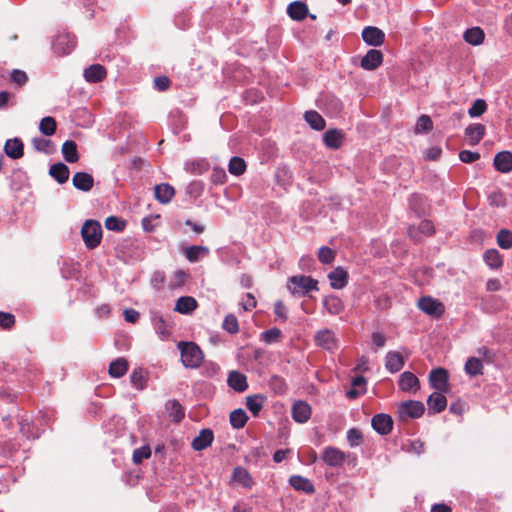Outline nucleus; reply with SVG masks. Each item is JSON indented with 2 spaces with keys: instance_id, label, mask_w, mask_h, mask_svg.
I'll use <instances>...</instances> for the list:
<instances>
[{
  "instance_id": "nucleus-1",
  "label": "nucleus",
  "mask_w": 512,
  "mask_h": 512,
  "mask_svg": "<svg viewBox=\"0 0 512 512\" xmlns=\"http://www.w3.org/2000/svg\"><path fill=\"white\" fill-rule=\"evenodd\" d=\"M181 361L186 368H197L201 365L204 355L202 350L193 342H180Z\"/></svg>"
},
{
  "instance_id": "nucleus-2",
  "label": "nucleus",
  "mask_w": 512,
  "mask_h": 512,
  "mask_svg": "<svg viewBox=\"0 0 512 512\" xmlns=\"http://www.w3.org/2000/svg\"><path fill=\"white\" fill-rule=\"evenodd\" d=\"M81 235L87 249L98 247L102 240L101 224L93 219L86 220L81 228Z\"/></svg>"
},
{
  "instance_id": "nucleus-3",
  "label": "nucleus",
  "mask_w": 512,
  "mask_h": 512,
  "mask_svg": "<svg viewBox=\"0 0 512 512\" xmlns=\"http://www.w3.org/2000/svg\"><path fill=\"white\" fill-rule=\"evenodd\" d=\"M288 290L297 296H304L312 290H318V281L310 276L296 275L288 279Z\"/></svg>"
},
{
  "instance_id": "nucleus-4",
  "label": "nucleus",
  "mask_w": 512,
  "mask_h": 512,
  "mask_svg": "<svg viewBox=\"0 0 512 512\" xmlns=\"http://www.w3.org/2000/svg\"><path fill=\"white\" fill-rule=\"evenodd\" d=\"M425 406L422 402L416 400H408L399 404L398 416L401 421L419 418L424 414Z\"/></svg>"
},
{
  "instance_id": "nucleus-5",
  "label": "nucleus",
  "mask_w": 512,
  "mask_h": 512,
  "mask_svg": "<svg viewBox=\"0 0 512 512\" xmlns=\"http://www.w3.org/2000/svg\"><path fill=\"white\" fill-rule=\"evenodd\" d=\"M429 383L438 392H449V373L446 369L438 367L429 373Z\"/></svg>"
},
{
  "instance_id": "nucleus-6",
  "label": "nucleus",
  "mask_w": 512,
  "mask_h": 512,
  "mask_svg": "<svg viewBox=\"0 0 512 512\" xmlns=\"http://www.w3.org/2000/svg\"><path fill=\"white\" fill-rule=\"evenodd\" d=\"M321 459L330 467H340L346 460V454L336 447L327 446L324 448Z\"/></svg>"
},
{
  "instance_id": "nucleus-7",
  "label": "nucleus",
  "mask_w": 512,
  "mask_h": 512,
  "mask_svg": "<svg viewBox=\"0 0 512 512\" xmlns=\"http://www.w3.org/2000/svg\"><path fill=\"white\" fill-rule=\"evenodd\" d=\"M312 414L311 406L303 400H297L292 405L291 416L297 423H306Z\"/></svg>"
},
{
  "instance_id": "nucleus-8",
  "label": "nucleus",
  "mask_w": 512,
  "mask_h": 512,
  "mask_svg": "<svg viewBox=\"0 0 512 512\" xmlns=\"http://www.w3.org/2000/svg\"><path fill=\"white\" fill-rule=\"evenodd\" d=\"M315 343L323 349L332 351L338 348V340L334 332L330 329H323L316 333Z\"/></svg>"
},
{
  "instance_id": "nucleus-9",
  "label": "nucleus",
  "mask_w": 512,
  "mask_h": 512,
  "mask_svg": "<svg viewBox=\"0 0 512 512\" xmlns=\"http://www.w3.org/2000/svg\"><path fill=\"white\" fill-rule=\"evenodd\" d=\"M418 307L426 314L432 316L439 317L444 313L443 304L430 296L421 297L418 301Z\"/></svg>"
},
{
  "instance_id": "nucleus-10",
  "label": "nucleus",
  "mask_w": 512,
  "mask_h": 512,
  "mask_svg": "<svg viewBox=\"0 0 512 512\" xmlns=\"http://www.w3.org/2000/svg\"><path fill=\"white\" fill-rule=\"evenodd\" d=\"M435 233V227L430 220H423L416 226H410L408 228V235L414 242H420L421 236H432Z\"/></svg>"
},
{
  "instance_id": "nucleus-11",
  "label": "nucleus",
  "mask_w": 512,
  "mask_h": 512,
  "mask_svg": "<svg viewBox=\"0 0 512 512\" xmlns=\"http://www.w3.org/2000/svg\"><path fill=\"white\" fill-rule=\"evenodd\" d=\"M373 429L381 434L387 435L392 431L393 428V419L388 414H376L373 416L371 421Z\"/></svg>"
},
{
  "instance_id": "nucleus-12",
  "label": "nucleus",
  "mask_w": 512,
  "mask_h": 512,
  "mask_svg": "<svg viewBox=\"0 0 512 512\" xmlns=\"http://www.w3.org/2000/svg\"><path fill=\"white\" fill-rule=\"evenodd\" d=\"M362 38L365 43L372 46H380L384 43V32L374 26H368L362 31Z\"/></svg>"
},
{
  "instance_id": "nucleus-13",
  "label": "nucleus",
  "mask_w": 512,
  "mask_h": 512,
  "mask_svg": "<svg viewBox=\"0 0 512 512\" xmlns=\"http://www.w3.org/2000/svg\"><path fill=\"white\" fill-rule=\"evenodd\" d=\"M383 62V54L380 50L371 49L361 60V67L365 70H375Z\"/></svg>"
},
{
  "instance_id": "nucleus-14",
  "label": "nucleus",
  "mask_w": 512,
  "mask_h": 512,
  "mask_svg": "<svg viewBox=\"0 0 512 512\" xmlns=\"http://www.w3.org/2000/svg\"><path fill=\"white\" fill-rule=\"evenodd\" d=\"M445 392L435 391L427 399L428 410L430 414H436L444 411L447 407Z\"/></svg>"
},
{
  "instance_id": "nucleus-15",
  "label": "nucleus",
  "mask_w": 512,
  "mask_h": 512,
  "mask_svg": "<svg viewBox=\"0 0 512 512\" xmlns=\"http://www.w3.org/2000/svg\"><path fill=\"white\" fill-rule=\"evenodd\" d=\"M348 272L343 267H336L328 274L330 285L333 289H342L348 283Z\"/></svg>"
},
{
  "instance_id": "nucleus-16",
  "label": "nucleus",
  "mask_w": 512,
  "mask_h": 512,
  "mask_svg": "<svg viewBox=\"0 0 512 512\" xmlns=\"http://www.w3.org/2000/svg\"><path fill=\"white\" fill-rule=\"evenodd\" d=\"M495 169L501 173H509L512 171V153L510 151H502L495 155L493 160Z\"/></svg>"
},
{
  "instance_id": "nucleus-17",
  "label": "nucleus",
  "mask_w": 512,
  "mask_h": 512,
  "mask_svg": "<svg viewBox=\"0 0 512 512\" xmlns=\"http://www.w3.org/2000/svg\"><path fill=\"white\" fill-rule=\"evenodd\" d=\"M399 388L406 392H416L420 389V381L416 375L409 371H405L400 375Z\"/></svg>"
},
{
  "instance_id": "nucleus-18",
  "label": "nucleus",
  "mask_w": 512,
  "mask_h": 512,
  "mask_svg": "<svg viewBox=\"0 0 512 512\" xmlns=\"http://www.w3.org/2000/svg\"><path fill=\"white\" fill-rule=\"evenodd\" d=\"M107 76V71L100 64H92L84 70V78L89 83H98L103 81Z\"/></svg>"
},
{
  "instance_id": "nucleus-19",
  "label": "nucleus",
  "mask_w": 512,
  "mask_h": 512,
  "mask_svg": "<svg viewBox=\"0 0 512 512\" xmlns=\"http://www.w3.org/2000/svg\"><path fill=\"white\" fill-rule=\"evenodd\" d=\"M73 186L81 191L88 192L94 186L93 176L86 172H76L72 178Z\"/></svg>"
},
{
  "instance_id": "nucleus-20",
  "label": "nucleus",
  "mask_w": 512,
  "mask_h": 512,
  "mask_svg": "<svg viewBox=\"0 0 512 512\" xmlns=\"http://www.w3.org/2000/svg\"><path fill=\"white\" fill-rule=\"evenodd\" d=\"M214 440V434L211 429H202L198 436L192 441V448L195 451H201L209 447Z\"/></svg>"
},
{
  "instance_id": "nucleus-21",
  "label": "nucleus",
  "mask_w": 512,
  "mask_h": 512,
  "mask_svg": "<svg viewBox=\"0 0 512 512\" xmlns=\"http://www.w3.org/2000/svg\"><path fill=\"white\" fill-rule=\"evenodd\" d=\"M289 484L296 491L303 492V493H306L309 495L315 493V487H314L313 483L309 479H307L303 476L292 475L289 478Z\"/></svg>"
},
{
  "instance_id": "nucleus-22",
  "label": "nucleus",
  "mask_w": 512,
  "mask_h": 512,
  "mask_svg": "<svg viewBox=\"0 0 512 512\" xmlns=\"http://www.w3.org/2000/svg\"><path fill=\"white\" fill-rule=\"evenodd\" d=\"M154 195L161 204H168L175 196V189L168 183L155 185Z\"/></svg>"
},
{
  "instance_id": "nucleus-23",
  "label": "nucleus",
  "mask_w": 512,
  "mask_h": 512,
  "mask_svg": "<svg viewBox=\"0 0 512 512\" xmlns=\"http://www.w3.org/2000/svg\"><path fill=\"white\" fill-rule=\"evenodd\" d=\"M227 383L236 392H244L248 388L247 377L239 371H231L228 374Z\"/></svg>"
},
{
  "instance_id": "nucleus-24",
  "label": "nucleus",
  "mask_w": 512,
  "mask_h": 512,
  "mask_svg": "<svg viewBox=\"0 0 512 512\" xmlns=\"http://www.w3.org/2000/svg\"><path fill=\"white\" fill-rule=\"evenodd\" d=\"M405 364L404 357L397 351H389L385 358V367L391 373L400 371Z\"/></svg>"
},
{
  "instance_id": "nucleus-25",
  "label": "nucleus",
  "mask_w": 512,
  "mask_h": 512,
  "mask_svg": "<svg viewBox=\"0 0 512 512\" xmlns=\"http://www.w3.org/2000/svg\"><path fill=\"white\" fill-rule=\"evenodd\" d=\"M287 14L295 21H302L308 16V6L302 1H294L288 5Z\"/></svg>"
},
{
  "instance_id": "nucleus-26",
  "label": "nucleus",
  "mask_w": 512,
  "mask_h": 512,
  "mask_svg": "<svg viewBox=\"0 0 512 512\" xmlns=\"http://www.w3.org/2000/svg\"><path fill=\"white\" fill-rule=\"evenodd\" d=\"M486 128L483 124H470L465 129V135L469 138V144L477 145L485 136Z\"/></svg>"
},
{
  "instance_id": "nucleus-27",
  "label": "nucleus",
  "mask_w": 512,
  "mask_h": 512,
  "mask_svg": "<svg viewBox=\"0 0 512 512\" xmlns=\"http://www.w3.org/2000/svg\"><path fill=\"white\" fill-rule=\"evenodd\" d=\"M344 134L338 129H329L323 135L325 145L331 149H339L342 146Z\"/></svg>"
},
{
  "instance_id": "nucleus-28",
  "label": "nucleus",
  "mask_w": 512,
  "mask_h": 512,
  "mask_svg": "<svg viewBox=\"0 0 512 512\" xmlns=\"http://www.w3.org/2000/svg\"><path fill=\"white\" fill-rule=\"evenodd\" d=\"M165 409L171 420L175 423L181 422L185 417V410L176 399L168 400L165 404Z\"/></svg>"
},
{
  "instance_id": "nucleus-29",
  "label": "nucleus",
  "mask_w": 512,
  "mask_h": 512,
  "mask_svg": "<svg viewBox=\"0 0 512 512\" xmlns=\"http://www.w3.org/2000/svg\"><path fill=\"white\" fill-rule=\"evenodd\" d=\"M4 151L12 159H19L24 154V145L19 138L9 139L4 145Z\"/></svg>"
},
{
  "instance_id": "nucleus-30",
  "label": "nucleus",
  "mask_w": 512,
  "mask_h": 512,
  "mask_svg": "<svg viewBox=\"0 0 512 512\" xmlns=\"http://www.w3.org/2000/svg\"><path fill=\"white\" fill-rule=\"evenodd\" d=\"M183 252L189 262L195 263L207 256L210 250L206 246L194 245L184 248Z\"/></svg>"
},
{
  "instance_id": "nucleus-31",
  "label": "nucleus",
  "mask_w": 512,
  "mask_h": 512,
  "mask_svg": "<svg viewBox=\"0 0 512 512\" xmlns=\"http://www.w3.org/2000/svg\"><path fill=\"white\" fill-rule=\"evenodd\" d=\"M198 306L195 298L191 296H182L178 298L174 310L181 314H189Z\"/></svg>"
},
{
  "instance_id": "nucleus-32",
  "label": "nucleus",
  "mask_w": 512,
  "mask_h": 512,
  "mask_svg": "<svg viewBox=\"0 0 512 512\" xmlns=\"http://www.w3.org/2000/svg\"><path fill=\"white\" fill-rule=\"evenodd\" d=\"M49 174L60 184H63L68 181L70 171L67 165L64 163H56L51 165L49 169Z\"/></svg>"
},
{
  "instance_id": "nucleus-33",
  "label": "nucleus",
  "mask_w": 512,
  "mask_h": 512,
  "mask_svg": "<svg viewBox=\"0 0 512 512\" xmlns=\"http://www.w3.org/2000/svg\"><path fill=\"white\" fill-rule=\"evenodd\" d=\"M128 368V361L125 358L120 357L110 363L109 375L113 378H120L127 373Z\"/></svg>"
},
{
  "instance_id": "nucleus-34",
  "label": "nucleus",
  "mask_w": 512,
  "mask_h": 512,
  "mask_svg": "<svg viewBox=\"0 0 512 512\" xmlns=\"http://www.w3.org/2000/svg\"><path fill=\"white\" fill-rule=\"evenodd\" d=\"M266 397L262 394H255L246 397V407L254 415L258 416L262 410Z\"/></svg>"
},
{
  "instance_id": "nucleus-35",
  "label": "nucleus",
  "mask_w": 512,
  "mask_h": 512,
  "mask_svg": "<svg viewBox=\"0 0 512 512\" xmlns=\"http://www.w3.org/2000/svg\"><path fill=\"white\" fill-rule=\"evenodd\" d=\"M463 38L467 43L477 46L483 43L485 33L480 27H472L464 32Z\"/></svg>"
},
{
  "instance_id": "nucleus-36",
  "label": "nucleus",
  "mask_w": 512,
  "mask_h": 512,
  "mask_svg": "<svg viewBox=\"0 0 512 512\" xmlns=\"http://www.w3.org/2000/svg\"><path fill=\"white\" fill-rule=\"evenodd\" d=\"M62 154L68 163H75L79 160L77 144L73 140H67L62 145Z\"/></svg>"
},
{
  "instance_id": "nucleus-37",
  "label": "nucleus",
  "mask_w": 512,
  "mask_h": 512,
  "mask_svg": "<svg viewBox=\"0 0 512 512\" xmlns=\"http://www.w3.org/2000/svg\"><path fill=\"white\" fill-rule=\"evenodd\" d=\"M304 118L310 127L314 130L321 131L325 128L326 122L317 111L311 110L305 112Z\"/></svg>"
},
{
  "instance_id": "nucleus-38",
  "label": "nucleus",
  "mask_w": 512,
  "mask_h": 512,
  "mask_svg": "<svg viewBox=\"0 0 512 512\" xmlns=\"http://www.w3.org/2000/svg\"><path fill=\"white\" fill-rule=\"evenodd\" d=\"M483 259L491 269H499L503 264L502 256L496 249L485 251Z\"/></svg>"
},
{
  "instance_id": "nucleus-39",
  "label": "nucleus",
  "mask_w": 512,
  "mask_h": 512,
  "mask_svg": "<svg viewBox=\"0 0 512 512\" xmlns=\"http://www.w3.org/2000/svg\"><path fill=\"white\" fill-rule=\"evenodd\" d=\"M248 421L246 412L239 408L235 409L230 413V424L235 429L243 428Z\"/></svg>"
},
{
  "instance_id": "nucleus-40",
  "label": "nucleus",
  "mask_w": 512,
  "mask_h": 512,
  "mask_svg": "<svg viewBox=\"0 0 512 512\" xmlns=\"http://www.w3.org/2000/svg\"><path fill=\"white\" fill-rule=\"evenodd\" d=\"M233 479L246 488H250L253 484L249 472L243 467H236L233 471Z\"/></svg>"
},
{
  "instance_id": "nucleus-41",
  "label": "nucleus",
  "mask_w": 512,
  "mask_h": 512,
  "mask_svg": "<svg viewBox=\"0 0 512 512\" xmlns=\"http://www.w3.org/2000/svg\"><path fill=\"white\" fill-rule=\"evenodd\" d=\"M228 171L232 175L240 176L246 171V162L243 158L234 156L229 161Z\"/></svg>"
},
{
  "instance_id": "nucleus-42",
  "label": "nucleus",
  "mask_w": 512,
  "mask_h": 512,
  "mask_svg": "<svg viewBox=\"0 0 512 512\" xmlns=\"http://www.w3.org/2000/svg\"><path fill=\"white\" fill-rule=\"evenodd\" d=\"M57 123L56 120L51 116H46L41 119L39 124V130L45 136H51L56 132Z\"/></svg>"
},
{
  "instance_id": "nucleus-43",
  "label": "nucleus",
  "mask_w": 512,
  "mask_h": 512,
  "mask_svg": "<svg viewBox=\"0 0 512 512\" xmlns=\"http://www.w3.org/2000/svg\"><path fill=\"white\" fill-rule=\"evenodd\" d=\"M465 371L470 376L483 374V364L480 359L471 357L466 361Z\"/></svg>"
},
{
  "instance_id": "nucleus-44",
  "label": "nucleus",
  "mask_w": 512,
  "mask_h": 512,
  "mask_svg": "<svg viewBox=\"0 0 512 512\" xmlns=\"http://www.w3.org/2000/svg\"><path fill=\"white\" fill-rule=\"evenodd\" d=\"M324 306L326 310L332 315L339 314L344 309L343 302L340 300V298L335 296L326 298L324 300Z\"/></svg>"
},
{
  "instance_id": "nucleus-45",
  "label": "nucleus",
  "mask_w": 512,
  "mask_h": 512,
  "mask_svg": "<svg viewBox=\"0 0 512 512\" xmlns=\"http://www.w3.org/2000/svg\"><path fill=\"white\" fill-rule=\"evenodd\" d=\"M54 48L57 52H61L62 54H68L74 48V43H70L68 36L60 35L56 38Z\"/></svg>"
},
{
  "instance_id": "nucleus-46",
  "label": "nucleus",
  "mask_w": 512,
  "mask_h": 512,
  "mask_svg": "<svg viewBox=\"0 0 512 512\" xmlns=\"http://www.w3.org/2000/svg\"><path fill=\"white\" fill-rule=\"evenodd\" d=\"M132 385L137 390H143L146 385V378L141 368L134 369L130 375Z\"/></svg>"
},
{
  "instance_id": "nucleus-47",
  "label": "nucleus",
  "mask_w": 512,
  "mask_h": 512,
  "mask_svg": "<svg viewBox=\"0 0 512 512\" xmlns=\"http://www.w3.org/2000/svg\"><path fill=\"white\" fill-rule=\"evenodd\" d=\"M105 227L111 231H123L126 227L125 220L117 216H109L105 220Z\"/></svg>"
},
{
  "instance_id": "nucleus-48",
  "label": "nucleus",
  "mask_w": 512,
  "mask_h": 512,
  "mask_svg": "<svg viewBox=\"0 0 512 512\" xmlns=\"http://www.w3.org/2000/svg\"><path fill=\"white\" fill-rule=\"evenodd\" d=\"M497 244L502 249L512 248V232L507 229H502L497 234Z\"/></svg>"
},
{
  "instance_id": "nucleus-49",
  "label": "nucleus",
  "mask_w": 512,
  "mask_h": 512,
  "mask_svg": "<svg viewBox=\"0 0 512 512\" xmlns=\"http://www.w3.org/2000/svg\"><path fill=\"white\" fill-rule=\"evenodd\" d=\"M487 110V103L483 99H477L468 110V115L472 118L479 117Z\"/></svg>"
},
{
  "instance_id": "nucleus-50",
  "label": "nucleus",
  "mask_w": 512,
  "mask_h": 512,
  "mask_svg": "<svg viewBox=\"0 0 512 512\" xmlns=\"http://www.w3.org/2000/svg\"><path fill=\"white\" fill-rule=\"evenodd\" d=\"M433 129V122L428 115H421L416 123L415 132H430Z\"/></svg>"
},
{
  "instance_id": "nucleus-51",
  "label": "nucleus",
  "mask_w": 512,
  "mask_h": 512,
  "mask_svg": "<svg viewBox=\"0 0 512 512\" xmlns=\"http://www.w3.org/2000/svg\"><path fill=\"white\" fill-rule=\"evenodd\" d=\"M336 253L327 246H322L318 251V259L323 264H331L335 259Z\"/></svg>"
},
{
  "instance_id": "nucleus-52",
  "label": "nucleus",
  "mask_w": 512,
  "mask_h": 512,
  "mask_svg": "<svg viewBox=\"0 0 512 512\" xmlns=\"http://www.w3.org/2000/svg\"><path fill=\"white\" fill-rule=\"evenodd\" d=\"M222 327L227 332L236 334L239 331V324L236 316L233 314H228L223 321Z\"/></svg>"
},
{
  "instance_id": "nucleus-53",
  "label": "nucleus",
  "mask_w": 512,
  "mask_h": 512,
  "mask_svg": "<svg viewBox=\"0 0 512 512\" xmlns=\"http://www.w3.org/2000/svg\"><path fill=\"white\" fill-rule=\"evenodd\" d=\"M150 456L151 449L148 445H145L134 450L132 459L135 464H140L143 460L148 459Z\"/></svg>"
},
{
  "instance_id": "nucleus-54",
  "label": "nucleus",
  "mask_w": 512,
  "mask_h": 512,
  "mask_svg": "<svg viewBox=\"0 0 512 512\" xmlns=\"http://www.w3.org/2000/svg\"><path fill=\"white\" fill-rule=\"evenodd\" d=\"M281 335H282V332L280 329L271 328V329L264 331L261 334V338L263 341L270 344V343L278 342L281 338Z\"/></svg>"
},
{
  "instance_id": "nucleus-55",
  "label": "nucleus",
  "mask_w": 512,
  "mask_h": 512,
  "mask_svg": "<svg viewBox=\"0 0 512 512\" xmlns=\"http://www.w3.org/2000/svg\"><path fill=\"white\" fill-rule=\"evenodd\" d=\"M347 441L350 446L356 447L363 442V436L358 429L352 428L347 432Z\"/></svg>"
},
{
  "instance_id": "nucleus-56",
  "label": "nucleus",
  "mask_w": 512,
  "mask_h": 512,
  "mask_svg": "<svg viewBox=\"0 0 512 512\" xmlns=\"http://www.w3.org/2000/svg\"><path fill=\"white\" fill-rule=\"evenodd\" d=\"M15 325V316L11 313L0 312V327L5 330L11 329Z\"/></svg>"
},
{
  "instance_id": "nucleus-57",
  "label": "nucleus",
  "mask_w": 512,
  "mask_h": 512,
  "mask_svg": "<svg viewBox=\"0 0 512 512\" xmlns=\"http://www.w3.org/2000/svg\"><path fill=\"white\" fill-rule=\"evenodd\" d=\"M459 159L463 163H473L480 159V153L479 152H472L470 150H462L459 153Z\"/></svg>"
},
{
  "instance_id": "nucleus-58",
  "label": "nucleus",
  "mask_w": 512,
  "mask_h": 512,
  "mask_svg": "<svg viewBox=\"0 0 512 512\" xmlns=\"http://www.w3.org/2000/svg\"><path fill=\"white\" fill-rule=\"evenodd\" d=\"M188 277H189V273L187 271L176 270L173 273L172 285L173 286H182L185 284Z\"/></svg>"
},
{
  "instance_id": "nucleus-59",
  "label": "nucleus",
  "mask_w": 512,
  "mask_h": 512,
  "mask_svg": "<svg viewBox=\"0 0 512 512\" xmlns=\"http://www.w3.org/2000/svg\"><path fill=\"white\" fill-rule=\"evenodd\" d=\"M274 313L278 318L281 319V321L285 322L288 319V311L286 306L282 301H277L274 304Z\"/></svg>"
},
{
  "instance_id": "nucleus-60",
  "label": "nucleus",
  "mask_w": 512,
  "mask_h": 512,
  "mask_svg": "<svg viewBox=\"0 0 512 512\" xmlns=\"http://www.w3.org/2000/svg\"><path fill=\"white\" fill-rule=\"evenodd\" d=\"M11 80L18 85H24L28 81V76L24 71L13 70L11 73Z\"/></svg>"
},
{
  "instance_id": "nucleus-61",
  "label": "nucleus",
  "mask_w": 512,
  "mask_h": 512,
  "mask_svg": "<svg viewBox=\"0 0 512 512\" xmlns=\"http://www.w3.org/2000/svg\"><path fill=\"white\" fill-rule=\"evenodd\" d=\"M171 81L166 76H159L154 79L155 88L159 91H165L170 87Z\"/></svg>"
},
{
  "instance_id": "nucleus-62",
  "label": "nucleus",
  "mask_w": 512,
  "mask_h": 512,
  "mask_svg": "<svg viewBox=\"0 0 512 512\" xmlns=\"http://www.w3.org/2000/svg\"><path fill=\"white\" fill-rule=\"evenodd\" d=\"M32 144L36 150L47 152V149L50 146L51 141L44 138H33Z\"/></svg>"
},
{
  "instance_id": "nucleus-63",
  "label": "nucleus",
  "mask_w": 512,
  "mask_h": 512,
  "mask_svg": "<svg viewBox=\"0 0 512 512\" xmlns=\"http://www.w3.org/2000/svg\"><path fill=\"white\" fill-rule=\"evenodd\" d=\"M124 318L127 322L136 323L140 318V313L135 309L128 308L124 310Z\"/></svg>"
},
{
  "instance_id": "nucleus-64",
  "label": "nucleus",
  "mask_w": 512,
  "mask_h": 512,
  "mask_svg": "<svg viewBox=\"0 0 512 512\" xmlns=\"http://www.w3.org/2000/svg\"><path fill=\"white\" fill-rule=\"evenodd\" d=\"M257 305V301L253 294L247 293L246 300L242 303V307L245 311H250L254 309Z\"/></svg>"
}]
</instances>
